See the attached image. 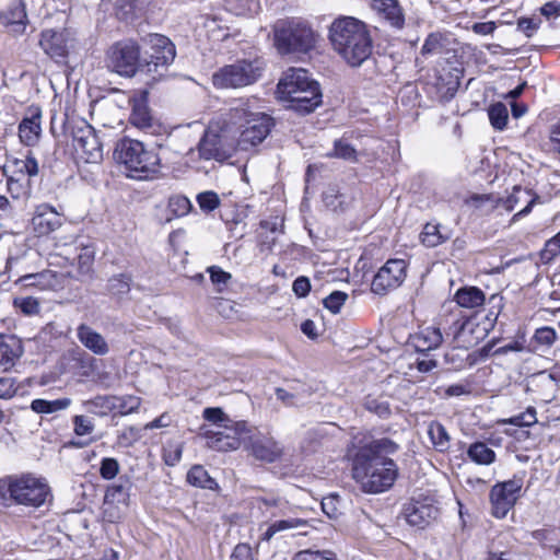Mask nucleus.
Instances as JSON below:
<instances>
[{
	"mask_svg": "<svg viewBox=\"0 0 560 560\" xmlns=\"http://www.w3.org/2000/svg\"><path fill=\"white\" fill-rule=\"evenodd\" d=\"M525 471L514 474L511 479L495 482L489 490L490 514L503 520L522 498Z\"/></svg>",
	"mask_w": 560,
	"mask_h": 560,
	"instance_id": "f8f14e48",
	"label": "nucleus"
},
{
	"mask_svg": "<svg viewBox=\"0 0 560 560\" xmlns=\"http://www.w3.org/2000/svg\"><path fill=\"white\" fill-rule=\"evenodd\" d=\"M371 7L394 28L401 30L406 19L398 0H371Z\"/></svg>",
	"mask_w": 560,
	"mask_h": 560,
	"instance_id": "473e14b6",
	"label": "nucleus"
},
{
	"mask_svg": "<svg viewBox=\"0 0 560 560\" xmlns=\"http://www.w3.org/2000/svg\"><path fill=\"white\" fill-rule=\"evenodd\" d=\"M38 44L44 52L56 62L65 61L69 56V36L65 30H43Z\"/></svg>",
	"mask_w": 560,
	"mask_h": 560,
	"instance_id": "4be33fe9",
	"label": "nucleus"
},
{
	"mask_svg": "<svg viewBox=\"0 0 560 560\" xmlns=\"http://www.w3.org/2000/svg\"><path fill=\"white\" fill-rule=\"evenodd\" d=\"M312 93H299L280 98L287 102L288 107L301 115L314 112L323 103V95L319 83L313 84Z\"/></svg>",
	"mask_w": 560,
	"mask_h": 560,
	"instance_id": "c85d7f7f",
	"label": "nucleus"
},
{
	"mask_svg": "<svg viewBox=\"0 0 560 560\" xmlns=\"http://www.w3.org/2000/svg\"><path fill=\"white\" fill-rule=\"evenodd\" d=\"M547 144L549 152L560 159V118L549 126Z\"/></svg>",
	"mask_w": 560,
	"mask_h": 560,
	"instance_id": "0e129e2a",
	"label": "nucleus"
},
{
	"mask_svg": "<svg viewBox=\"0 0 560 560\" xmlns=\"http://www.w3.org/2000/svg\"><path fill=\"white\" fill-rule=\"evenodd\" d=\"M443 329L438 324V327L429 326L420 329L410 336V345L417 352L427 353L436 349L443 342Z\"/></svg>",
	"mask_w": 560,
	"mask_h": 560,
	"instance_id": "7c9ffc66",
	"label": "nucleus"
},
{
	"mask_svg": "<svg viewBox=\"0 0 560 560\" xmlns=\"http://www.w3.org/2000/svg\"><path fill=\"white\" fill-rule=\"evenodd\" d=\"M264 61L241 59L225 65L212 75V84L217 89H240L254 84L262 75Z\"/></svg>",
	"mask_w": 560,
	"mask_h": 560,
	"instance_id": "9d476101",
	"label": "nucleus"
},
{
	"mask_svg": "<svg viewBox=\"0 0 560 560\" xmlns=\"http://www.w3.org/2000/svg\"><path fill=\"white\" fill-rule=\"evenodd\" d=\"M291 560H338L336 555L329 550L304 549L298 551Z\"/></svg>",
	"mask_w": 560,
	"mask_h": 560,
	"instance_id": "680f3d73",
	"label": "nucleus"
},
{
	"mask_svg": "<svg viewBox=\"0 0 560 560\" xmlns=\"http://www.w3.org/2000/svg\"><path fill=\"white\" fill-rule=\"evenodd\" d=\"M70 402L71 401L69 398H60L55 400L37 398L32 400L31 409L36 413L49 415L68 408Z\"/></svg>",
	"mask_w": 560,
	"mask_h": 560,
	"instance_id": "49530a36",
	"label": "nucleus"
},
{
	"mask_svg": "<svg viewBox=\"0 0 560 560\" xmlns=\"http://www.w3.org/2000/svg\"><path fill=\"white\" fill-rule=\"evenodd\" d=\"M117 163L125 168L127 177L148 180L160 173L161 159L154 150H149L141 141L122 138L114 151Z\"/></svg>",
	"mask_w": 560,
	"mask_h": 560,
	"instance_id": "20e7f679",
	"label": "nucleus"
},
{
	"mask_svg": "<svg viewBox=\"0 0 560 560\" xmlns=\"http://www.w3.org/2000/svg\"><path fill=\"white\" fill-rule=\"evenodd\" d=\"M61 224V215L54 207L47 203H42L36 207L32 218V225L37 236H47L59 229Z\"/></svg>",
	"mask_w": 560,
	"mask_h": 560,
	"instance_id": "a878e982",
	"label": "nucleus"
},
{
	"mask_svg": "<svg viewBox=\"0 0 560 560\" xmlns=\"http://www.w3.org/2000/svg\"><path fill=\"white\" fill-rule=\"evenodd\" d=\"M77 279L82 280L92 277L94 273L95 252L90 246L80 248L77 255Z\"/></svg>",
	"mask_w": 560,
	"mask_h": 560,
	"instance_id": "79ce46f5",
	"label": "nucleus"
},
{
	"mask_svg": "<svg viewBox=\"0 0 560 560\" xmlns=\"http://www.w3.org/2000/svg\"><path fill=\"white\" fill-rule=\"evenodd\" d=\"M72 138V148L78 160L96 163L103 158L102 143L94 128L84 119L72 120L68 125Z\"/></svg>",
	"mask_w": 560,
	"mask_h": 560,
	"instance_id": "ddd939ff",
	"label": "nucleus"
},
{
	"mask_svg": "<svg viewBox=\"0 0 560 560\" xmlns=\"http://www.w3.org/2000/svg\"><path fill=\"white\" fill-rule=\"evenodd\" d=\"M12 306L18 313L28 317L40 313V302L34 296H15Z\"/></svg>",
	"mask_w": 560,
	"mask_h": 560,
	"instance_id": "09e8293b",
	"label": "nucleus"
},
{
	"mask_svg": "<svg viewBox=\"0 0 560 560\" xmlns=\"http://www.w3.org/2000/svg\"><path fill=\"white\" fill-rule=\"evenodd\" d=\"M453 301L456 303L457 308L478 312L477 310L485 305L487 298L479 287L464 285L455 291Z\"/></svg>",
	"mask_w": 560,
	"mask_h": 560,
	"instance_id": "f704fd0d",
	"label": "nucleus"
},
{
	"mask_svg": "<svg viewBox=\"0 0 560 560\" xmlns=\"http://www.w3.org/2000/svg\"><path fill=\"white\" fill-rule=\"evenodd\" d=\"M142 438L141 429L136 425H127L118 432L116 443L124 448L132 447Z\"/></svg>",
	"mask_w": 560,
	"mask_h": 560,
	"instance_id": "5fc2aeb1",
	"label": "nucleus"
},
{
	"mask_svg": "<svg viewBox=\"0 0 560 560\" xmlns=\"http://www.w3.org/2000/svg\"><path fill=\"white\" fill-rule=\"evenodd\" d=\"M533 537L541 544L546 549H549L553 555L560 557V528L548 527L533 532Z\"/></svg>",
	"mask_w": 560,
	"mask_h": 560,
	"instance_id": "a19ab883",
	"label": "nucleus"
},
{
	"mask_svg": "<svg viewBox=\"0 0 560 560\" xmlns=\"http://www.w3.org/2000/svg\"><path fill=\"white\" fill-rule=\"evenodd\" d=\"M50 495V487L44 478L31 472L0 478V504L12 502L27 508H39Z\"/></svg>",
	"mask_w": 560,
	"mask_h": 560,
	"instance_id": "7ed1b4c3",
	"label": "nucleus"
},
{
	"mask_svg": "<svg viewBox=\"0 0 560 560\" xmlns=\"http://www.w3.org/2000/svg\"><path fill=\"white\" fill-rule=\"evenodd\" d=\"M488 117L493 129L503 131L508 126L509 112L506 106L501 103H494L488 108Z\"/></svg>",
	"mask_w": 560,
	"mask_h": 560,
	"instance_id": "3c124183",
	"label": "nucleus"
},
{
	"mask_svg": "<svg viewBox=\"0 0 560 560\" xmlns=\"http://www.w3.org/2000/svg\"><path fill=\"white\" fill-rule=\"evenodd\" d=\"M362 406L366 411L374 413L382 419H387L392 415L389 402L382 400L372 394H369L363 398Z\"/></svg>",
	"mask_w": 560,
	"mask_h": 560,
	"instance_id": "8fccbe9b",
	"label": "nucleus"
},
{
	"mask_svg": "<svg viewBox=\"0 0 560 560\" xmlns=\"http://www.w3.org/2000/svg\"><path fill=\"white\" fill-rule=\"evenodd\" d=\"M24 353L22 340L13 334H0V366L11 371Z\"/></svg>",
	"mask_w": 560,
	"mask_h": 560,
	"instance_id": "bb28decb",
	"label": "nucleus"
},
{
	"mask_svg": "<svg viewBox=\"0 0 560 560\" xmlns=\"http://www.w3.org/2000/svg\"><path fill=\"white\" fill-rule=\"evenodd\" d=\"M91 411L100 417L113 415L115 417L114 395L97 396L89 401Z\"/></svg>",
	"mask_w": 560,
	"mask_h": 560,
	"instance_id": "864d4df0",
	"label": "nucleus"
},
{
	"mask_svg": "<svg viewBox=\"0 0 560 560\" xmlns=\"http://www.w3.org/2000/svg\"><path fill=\"white\" fill-rule=\"evenodd\" d=\"M184 443L177 441H167L161 451L163 463L170 467L176 466L182 459Z\"/></svg>",
	"mask_w": 560,
	"mask_h": 560,
	"instance_id": "603ef678",
	"label": "nucleus"
},
{
	"mask_svg": "<svg viewBox=\"0 0 560 560\" xmlns=\"http://www.w3.org/2000/svg\"><path fill=\"white\" fill-rule=\"evenodd\" d=\"M132 487L133 482L131 476L126 474L120 475L116 482L106 487L105 502L128 505Z\"/></svg>",
	"mask_w": 560,
	"mask_h": 560,
	"instance_id": "c9c22d12",
	"label": "nucleus"
},
{
	"mask_svg": "<svg viewBox=\"0 0 560 560\" xmlns=\"http://www.w3.org/2000/svg\"><path fill=\"white\" fill-rule=\"evenodd\" d=\"M464 77V68L457 55L439 58L427 74L429 93L438 102L444 104L453 100Z\"/></svg>",
	"mask_w": 560,
	"mask_h": 560,
	"instance_id": "0eeeda50",
	"label": "nucleus"
},
{
	"mask_svg": "<svg viewBox=\"0 0 560 560\" xmlns=\"http://www.w3.org/2000/svg\"><path fill=\"white\" fill-rule=\"evenodd\" d=\"M211 282L217 287L218 292H223L232 279V275L219 266H211L207 269Z\"/></svg>",
	"mask_w": 560,
	"mask_h": 560,
	"instance_id": "052dcab7",
	"label": "nucleus"
},
{
	"mask_svg": "<svg viewBox=\"0 0 560 560\" xmlns=\"http://www.w3.org/2000/svg\"><path fill=\"white\" fill-rule=\"evenodd\" d=\"M466 454L471 463L479 466H489L497 460L495 452L482 441L469 444Z\"/></svg>",
	"mask_w": 560,
	"mask_h": 560,
	"instance_id": "58836bf2",
	"label": "nucleus"
},
{
	"mask_svg": "<svg viewBox=\"0 0 560 560\" xmlns=\"http://www.w3.org/2000/svg\"><path fill=\"white\" fill-rule=\"evenodd\" d=\"M284 231L283 220L276 218L273 221L261 220L259 222V231L256 236V245L259 253L269 255L272 253L278 236Z\"/></svg>",
	"mask_w": 560,
	"mask_h": 560,
	"instance_id": "cd10ccee",
	"label": "nucleus"
},
{
	"mask_svg": "<svg viewBox=\"0 0 560 560\" xmlns=\"http://www.w3.org/2000/svg\"><path fill=\"white\" fill-rule=\"evenodd\" d=\"M200 160L225 162L238 150L234 140H231L225 130H206L197 145Z\"/></svg>",
	"mask_w": 560,
	"mask_h": 560,
	"instance_id": "2eb2a0df",
	"label": "nucleus"
},
{
	"mask_svg": "<svg viewBox=\"0 0 560 560\" xmlns=\"http://www.w3.org/2000/svg\"><path fill=\"white\" fill-rule=\"evenodd\" d=\"M244 450L254 459L273 464L282 459L284 448L272 435L261 432L248 433L245 439Z\"/></svg>",
	"mask_w": 560,
	"mask_h": 560,
	"instance_id": "a211bd4d",
	"label": "nucleus"
},
{
	"mask_svg": "<svg viewBox=\"0 0 560 560\" xmlns=\"http://www.w3.org/2000/svg\"><path fill=\"white\" fill-rule=\"evenodd\" d=\"M501 201L502 198L493 192H472L467 195L463 202L474 214L489 217L501 206Z\"/></svg>",
	"mask_w": 560,
	"mask_h": 560,
	"instance_id": "c756f323",
	"label": "nucleus"
},
{
	"mask_svg": "<svg viewBox=\"0 0 560 560\" xmlns=\"http://www.w3.org/2000/svg\"><path fill=\"white\" fill-rule=\"evenodd\" d=\"M438 324L446 337L460 347L469 348L487 337L479 324V312L467 313L457 307L444 310L439 315Z\"/></svg>",
	"mask_w": 560,
	"mask_h": 560,
	"instance_id": "423d86ee",
	"label": "nucleus"
},
{
	"mask_svg": "<svg viewBox=\"0 0 560 560\" xmlns=\"http://www.w3.org/2000/svg\"><path fill=\"white\" fill-rule=\"evenodd\" d=\"M143 43L148 46L143 66L168 67L176 57L175 44L165 35L152 33L144 37Z\"/></svg>",
	"mask_w": 560,
	"mask_h": 560,
	"instance_id": "6ab92c4d",
	"label": "nucleus"
},
{
	"mask_svg": "<svg viewBox=\"0 0 560 560\" xmlns=\"http://www.w3.org/2000/svg\"><path fill=\"white\" fill-rule=\"evenodd\" d=\"M420 242L425 247H436L448 240L447 235L441 232V224L428 222L420 233Z\"/></svg>",
	"mask_w": 560,
	"mask_h": 560,
	"instance_id": "37998d69",
	"label": "nucleus"
},
{
	"mask_svg": "<svg viewBox=\"0 0 560 560\" xmlns=\"http://www.w3.org/2000/svg\"><path fill=\"white\" fill-rule=\"evenodd\" d=\"M42 109L37 105H31L26 115L19 124V139L26 147H34L39 142L42 133Z\"/></svg>",
	"mask_w": 560,
	"mask_h": 560,
	"instance_id": "b1692460",
	"label": "nucleus"
},
{
	"mask_svg": "<svg viewBox=\"0 0 560 560\" xmlns=\"http://www.w3.org/2000/svg\"><path fill=\"white\" fill-rule=\"evenodd\" d=\"M348 300V294L342 291H334L323 301L324 306L334 314L340 312L341 307Z\"/></svg>",
	"mask_w": 560,
	"mask_h": 560,
	"instance_id": "774afa93",
	"label": "nucleus"
},
{
	"mask_svg": "<svg viewBox=\"0 0 560 560\" xmlns=\"http://www.w3.org/2000/svg\"><path fill=\"white\" fill-rule=\"evenodd\" d=\"M409 262L402 258L388 259L374 275L371 291L385 295L398 289L406 280Z\"/></svg>",
	"mask_w": 560,
	"mask_h": 560,
	"instance_id": "dca6fc26",
	"label": "nucleus"
},
{
	"mask_svg": "<svg viewBox=\"0 0 560 560\" xmlns=\"http://www.w3.org/2000/svg\"><path fill=\"white\" fill-rule=\"evenodd\" d=\"M142 398L136 395L114 396L115 417H124L139 411Z\"/></svg>",
	"mask_w": 560,
	"mask_h": 560,
	"instance_id": "c03bdc74",
	"label": "nucleus"
},
{
	"mask_svg": "<svg viewBox=\"0 0 560 560\" xmlns=\"http://www.w3.org/2000/svg\"><path fill=\"white\" fill-rule=\"evenodd\" d=\"M62 284L63 275L51 269H44L36 273H26L14 281V285L18 287L21 292L56 291L62 288Z\"/></svg>",
	"mask_w": 560,
	"mask_h": 560,
	"instance_id": "aec40b11",
	"label": "nucleus"
},
{
	"mask_svg": "<svg viewBox=\"0 0 560 560\" xmlns=\"http://www.w3.org/2000/svg\"><path fill=\"white\" fill-rule=\"evenodd\" d=\"M560 255V234L557 233L544 244L539 252V259L542 264L547 265L555 260Z\"/></svg>",
	"mask_w": 560,
	"mask_h": 560,
	"instance_id": "6e6d98bb",
	"label": "nucleus"
},
{
	"mask_svg": "<svg viewBox=\"0 0 560 560\" xmlns=\"http://www.w3.org/2000/svg\"><path fill=\"white\" fill-rule=\"evenodd\" d=\"M77 338L81 345L96 355H106L109 346L106 339L88 324H80L77 327Z\"/></svg>",
	"mask_w": 560,
	"mask_h": 560,
	"instance_id": "72a5a7b5",
	"label": "nucleus"
},
{
	"mask_svg": "<svg viewBox=\"0 0 560 560\" xmlns=\"http://www.w3.org/2000/svg\"><path fill=\"white\" fill-rule=\"evenodd\" d=\"M119 462L114 457H103L100 463V476L104 480H113L119 474Z\"/></svg>",
	"mask_w": 560,
	"mask_h": 560,
	"instance_id": "e2e57ef3",
	"label": "nucleus"
},
{
	"mask_svg": "<svg viewBox=\"0 0 560 560\" xmlns=\"http://www.w3.org/2000/svg\"><path fill=\"white\" fill-rule=\"evenodd\" d=\"M131 112L129 122L140 130L147 131L153 127V117L149 107V92L141 90L129 98Z\"/></svg>",
	"mask_w": 560,
	"mask_h": 560,
	"instance_id": "393cba45",
	"label": "nucleus"
},
{
	"mask_svg": "<svg viewBox=\"0 0 560 560\" xmlns=\"http://www.w3.org/2000/svg\"><path fill=\"white\" fill-rule=\"evenodd\" d=\"M202 418L205 421L215 425L225 427L228 423H232V420L220 407H207L202 411Z\"/></svg>",
	"mask_w": 560,
	"mask_h": 560,
	"instance_id": "bf43d9fd",
	"label": "nucleus"
},
{
	"mask_svg": "<svg viewBox=\"0 0 560 560\" xmlns=\"http://www.w3.org/2000/svg\"><path fill=\"white\" fill-rule=\"evenodd\" d=\"M303 522L299 518H290V520H279L271 523L265 533L261 535L260 539L265 541H269L277 533L295 528L300 526Z\"/></svg>",
	"mask_w": 560,
	"mask_h": 560,
	"instance_id": "4d7b16f0",
	"label": "nucleus"
},
{
	"mask_svg": "<svg viewBox=\"0 0 560 560\" xmlns=\"http://www.w3.org/2000/svg\"><path fill=\"white\" fill-rule=\"evenodd\" d=\"M447 45L448 39L445 34L441 32H432L425 37L420 49V55L424 58L431 56H440L439 58L448 57L452 54Z\"/></svg>",
	"mask_w": 560,
	"mask_h": 560,
	"instance_id": "e433bc0d",
	"label": "nucleus"
},
{
	"mask_svg": "<svg viewBox=\"0 0 560 560\" xmlns=\"http://www.w3.org/2000/svg\"><path fill=\"white\" fill-rule=\"evenodd\" d=\"M38 173V162L32 152L10 160L3 170L10 196L13 199H27L32 194L33 178Z\"/></svg>",
	"mask_w": 560,
	"mask_h": 560,
	"instance_id": "1a4fd4ad",
	"label": "nucleus"
},
{
	"mask_svg": "<svg viewBox=\"0 0 560 560\" xmlns=\"http://www.w3.org/2000/svg\"><path fill=\"white\" fill-rule=\"evenodd\" d=\"M488 304L489 308L485 316H479V324L482 330H486V336L494 329L498 323V318L504 308V298L499 293L491 294Z\"/></svg>",
	"mask_w": 560,
	"mask_h": 560,
	"instance_id": "4c0bfd02",
	"label": "nucleus"
},
{
	"mask_svg": "<svg viewBox=\"0 0 560 560\" xmlns=\"http://www.w3.org/2000/svg\"><path fill=\"white\" fill-rule=\"evenodd\" d=\"M132 278L129 273L114 275L109 279V288L114 293L127 294L130 291Z\"/></svg>",
	"mask_w": 560,
	"mask_h": 560,
	"instance_id": "69168bd1",
	"label": "nucleus"
},
{
	"mask_svg": "<svg viewBox=\"0 0 560 560\" xmlns=\"http://www.w3.org/2000/svg\"><path fill=\"white\" fill-rule=\"evenodd\" d=\"M537 422V412L534 407H528L524 412L515 415L502 421L504 424L514 427H532Z\"/></svg>",
	"mask_w": 560,
	"mask_h": 560,
	"instance_id": "13d9d810",
	"label": "nucleus"
},
{
	"mask_svg": "<svg viewBox=\"0 0 560 560\" xmlns=\"http://www.w3.org/2000/svg\"><path fill=\"white\" fill-rule=\"evenodd\" d=\"M332 49L351 67L361 66L372 54L373 40L368 25L354 18L339 15L328 28Z\"/></svg>",
	"mask_w": 560,
	"mask_h": 560,
	"instance_id": "f03ea898",
	"label": "nucleus"
},
{
	"mask_svg": "<svg viewBox=\"0 0 560 560\" xmlns=\"http://www.w3.org/2000/svg\"><path fill=\"white\" fill-rule=\"evenodd\" d=\"M199 208L205 212H211L220 206V198L217 192L209 190L197 196Z\"/></svg>",
	"mask_w": 560,
	"mask_h": 560,
	"instance_id": "338daca9",
	"label": "nucleus"
},
{
	"mask_svg": "<svg viewBox=\"0 0 560 560\" xmlns=\"http://www.w3.org/2000/svg\"><path fill=\"white\" fill-rule=\"evenodd\" d=\"M499 339L493 338L488 341L483 347L472 351L468 354L467 360L469 364H476L480 361H485L491 355H502L509 352H522L525 349V334L518 331L515 338L509 343L494 348Z\"/></svg>",
	"mask_w": 560,
	"mask_h": 560,
	"instance_id": "5701e85b",
	"label": "nucleus"
},
{
	"mask_svg": "<svg viewBox=\"0 0 560 560\" xmlns=\"http://www.w3.org/2000/svg\"><path fill=\"white\" fill-rule=\"evenodd\" d=\"M229 116L231 122L241 129L235 140L238 151H249L259 145L273 127V119L269 115L246 108H231Z\"/></svg>",
	"mask_w": 560,
	"mask_h": 560,
	"instance_id": "6e6552de",
	"label": "nucleus"
},
{
	"mask_svg": "<svg viewBox=\"0 0 560 560\" xmlns=\"http://www.w3.org/2000/svg\"><path fill=\"white\" fill-rule=\"evenodd\" d=\"M187 482L196 488L207 490H219V485L202 465H194L187 472Z\"/></svg>",
	"mask_w": 560,
	"mask_h": 560,
	"instance_id": "ea45409f",
	"label": "nucleus"
},
{
	"mask_svg": "<svg viewBox=\"0 0 560 560\" xmlns=\"http://www.w3.org/2000/svg\"><path fill=\"white\" fill-rule=\"evenodd\" d=\"M329 159H341L345 161L357 162L358 152L345 138L334 141L332 150L326 154Z\"/></svg>",
	"mask_w": 560,
	"mask_h": 560,
	"instance_id": "de8ad7c7",
	"label": "nucleus"
},
{
	"mask_svg": "<svg viewBox=\"0 0 560 560\" xmlns=\"http://www.w3.org/2000/svg\"><path fill=\"white\" fill-rule=\"evenodd\" d=\"M0 22L3 26L10 27L15 35H22L28 22L24 1L16 0L1 12Z\"/></svg>",
	"mask_w": 560,
	"mask_h": 560,
	"instance_id": "2f4dec72",
	"label": "nucleus"
},
{
	"mask_svg": "<svg viewBox=\"0 0 560 560\" xmlns=\"http://www.w3.org/2000/svg\"><path fill=\"white\" fill-rule=\"evenodd\" d=\"M105 62L109 71L124 78H133L143 67L141 46L133 38L117 40L106 50Z\"/></svg>",
	"mask_w": 560,
	"mask_h": 560,
	"instance_id": "9b49d317",
	"label": "nucleus"
},
{
	"mask_svg": "<svg viewBox=\"0 0 560 560\" xmlns=\"http://www.w3.org/2000/svg\"><path fill=\"white\" fill-rule=\"evenodd\" d=\"M273 46L281 56L306 55L315 49L318 34L301 18L278 20L272 27Z\"/></svg>",
	"mask_w": 560,
	"mask_h": 560,
	"instance_id": "39448f33",
	"label": "nucleus"
},
{
	"mask_svg": "<svg viewBox=\"0 0 560 560\" xmlns=\"http://www.w3.org/2000/svg\"><path fill=\"white\" fill-rule=\"evenodd\" d=\"M355 440L348 450L352 478L366 493L390 489L398 477V466L388 456L395 454L399 445L389 438L372 439L370 433Z\"/></svg>",
	"mask_w": 560,
	"mask_h": 560,
	"instance_id": "f257e3e1",
	"label": "nucleus"
},
{
	"mask_svg": "<svg viewBox=\"0 0 560 560\" xmlns=\"http://www.w3.org/2000/svg\"><path fill=\"white\" fill-rule=\"evenodd\" d=\"M428 435L439 452H446L450 447V436L445 427L439 421H432L428 427Z\"/></svg>",
	"mask_w": 560,
	"mask_h": 560,
	"instance_id": "a18cd8bd",
	"label": "nucleus"
},
{
	"mask_svg": "<svg viewBox=\"0 0 560 560\" xmlns=\"http://www.w3.org/2000/svg\"><path fill=\"white\" fill-rule=\"evenodd\" d=\"M402 515L410 526L424 529L438 520L440 508L433 497L419 494L404 504Z\"/></svg>",
	"mask_w": 560,
	"mask_h": 560,
	"instance_id": "f3484780",
	"label": "nucleus"
},
{
	"mask_svg": "<svg viewBox=\"0 0 560 560\" xmlns=\"http://www.w3.org/2000/svg\"><path fill=\"white\" fill-rule=\"evenodd\" d=\"M250 427L246 420H236L223 427V430H206L200 435L206 440L207 446L217 452H232L245 443Z\"/></svg>",
	"mask_w": 560,
	"mask_h": 560,
	"instance_id": "4468645a",
	"label": "nucleus"
},
{
	"mask_svg": "<svg viewBox=\"0 0 560 560\" xmlns=\"http://www.w3.org/2000/svg\"><path fill=\"white\" fill-rule=\"evenodd\" d=\"M316 83L318 82L311 77L306 69L289 68L277 84L278 98L299 93H312V86Z\"/></svg>",
	"mask_w": 560,
	"mask_h": 560,
	"instance_id": "412c9836",
	"label": "nucleus"
}]
</instances>
